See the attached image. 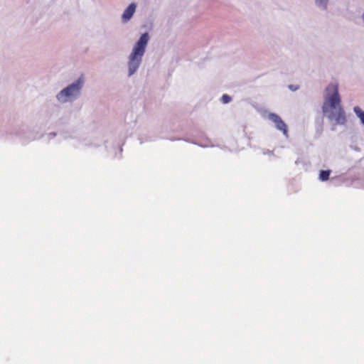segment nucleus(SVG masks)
Masks as SVG:
<instances>
[{
  "label": "nucleus",
  "mask_w": 364,
  "mask_h": 364,
  "mask_svg": "<svg viewBox=\"0 0 364 364\" xmlns=\"http://www.w3.org/2000/svg\"><path fill=\"white\" fill-rule=\"evenodd\" d=\"M255 107L257 112H261L262 114H274V112L267 111V109H264L263 107L258 105L255 106Z\"/></svg>",
  "instance_id": "7"
},
{
  "label": "nucleus",
  "mask_w": 364,
  "mask_h": 364,
  "mask_svg": "<svg viewBox=\"0 0 364 364\" xmlns=\"http://www.w3.org/2000/svg\"><path fill=\"white\" fill-rule=\"evenodd\" d=\"M136 7L137 4L136 2H132L126 7L122 14V23H126L132 18L136 12Z\"/></svg>",
  "instance_id": "4"
},
{
  "label": "nucleus",
  "mask_w": 364,
  "mask_h": 364,
  "mask_svg": "<svg viewBox=\"0 0 364 364\" xmlns=\"http://www.w3.org/2000/svg\"><path fill=\"white\" fill-rule=\"evenodd\" d=\"M232 101V97L228 94H223L220 97V102L223 104H228Z\"/></svg>",
  "instance_id": "6"
},
{
  "label": "nucleus",
  "mask_w": 364,
  "mask_h": 364,
  "mask_svg": "<svg viewBox=\"0 0 364 364\" xmlns=\"http://www.w3.org/2000/svg\"><path fill=\"white\" fill-rule=\"evenodd\" d=\"M361 17H362V19H363V22H364V12L363 13V14H362V16H361Z\"/></svg>",
  "instance_id": "10"
},
{
  "label": "nucleus",
  "mask_w": 364,
  "mask_h": 364,
  "mask_svg": "<svg viewBox=\"0 0 364 364\" xmlns=\"http://www.w3.org/2000/svg\"><path fill=\"white\" fill-rule=\"evenodd\" d=\"M288 88H289L290 90H291V91H293V92H294V91H296V90H299V86L298 85H292V84H291V85H288Z\"/></svg>",
  "instance_id": "9"
},
{
  "label": "nucleus",
  "mask_w": 364,
  "mask_h": 364,
  "mask_svg": "<svg viewBox=\"0 0 364 364\" xmlns=\"http://www.w3.org/2000/svg\"><path fill=\"white\" fill-rule=\"evenodd\" d=\"M315 5L321 11H326L328 9L329 0H314Z\"/></svg>",
  "instance_id": "5"
},
{
  "label": "nucleus",
  "mask_w": 364,
  "mask_h": 364,
  "mask_svg": "<svg viewBox=\"0 0 364 364\" xmlns=\"http://www.w3.org/2000/svg\"><path fill=\"white\" fill-rule=\"evenodd\" d=\"M84 84L85 77L82 74L77 80L62 89L56 95V100L60 103L76 100L80 96Z\"/></svg>",
  "instance_id": "3"
},
{
  "label": "nucleus",
  "mask_w": 364,
  "mask_h": 364,
  "mask_svg": "<svg viewBox=\"0 0 364 364\" xmlns=\"http://www.w3.org/2000/svg\"><path fill=\"white\" fill-rule=\"evenodd\" d=\"M322 114H346L341 105V97L338 85H328L326 88Z\"/></svg>",
  "instance_id": "2"
},
{
  "label": "nucleus",
  "mask_w": 364,
  "mask_h": 364,
  "mask_svg": "<svg viewBox=\"0 0 364 364\" xmlns=\"http://www.w3.org/2000/svg\"><path fill=\"white\" fill-rule=\"evenodd\" d=\"M353 112L355 114H364V111L359 106H355L353 107Z\"/></svg>",
  "instance_id": "8"
},
{
  "label": "nucleus",
  "mask_w": 364,
  "mask_h": 364,
  "mask_svg": "<svg viewBox=\"0 0 364 364\" xmlns=\"http://www.w3.org/2000/svg\"><path fill=\"white\" fill-rule=\"evenodd\" d=\"M150 40V35L148 31L141 33L135 42L132 51L128 56V77L134 75L141 64L143 56Z\"/></svg>",
  "instance_id": "1"
}]
</instances>
